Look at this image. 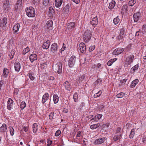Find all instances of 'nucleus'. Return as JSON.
Segmentation results:
<instances>
[{"label":"nucleus","mask_w":146,"mask_h":146,"mask_svg":"<svg viewBox=\"0 0 146 146\" xmlns=\"http://www.w3.org/2000/svg\"><path fill=\"white\" fill-rule=\"evenodd\" d=\"M53 69L54 71L58 74H61L62 72V63L59 62L54 65Z\"/></svg>","instance_id":"nucleus-1"},{"label":"nucleus","mask_w":146,"mask_h":146,"mask_svg":"<svg viewBox=\"0 0 146 146\" xmlns=\"http://www.w3.org/2000/svg\"><path fill=\"white\" fill-rule=\"evenodd\" d=\"M92 36V33L90 31H86L83 35L84 41L85 42H88L90 40Z\"/></svg>","instance_id":"nucleus-2"},{"label":"nucleus","mask_w":146,"mask_h":146,"mask_svg":"<svg viewBox=\"0 0 146 146\" xmlns=\"http://www.w3.org/2000/svg\"><path fill=\"white\" fill-rule=\"evenodd\" d=\"M26 12L27 15L29 17H33L35 16L34 9L30 7L26 8Z\"/></svg>","instance_id":"nucleus-3"},{"label":"nucleus","mask_w":146,"mask_h":146,"mask_svg":"<svg viewBox=\"0 0 146 146\" xmlns=\"http://www.w3.org/2000/svg\"><path fill=\"white\" fill-rule=\"evenodd\" d=\"M7 109L9 110H11L15 108V104L11 98H9L7 102Z\"/></svg>","instance_id":"nucleus-4"},{"label":"nucleus","mask_w":146,"mask_h":146,"mask_svg":"<svg viewBox=\"0 0 146 146\" xmlns=\"http://www.w3.org/2000/svg\"><path fill=\"white\" fill-rule=\"evenodd\" d=\"M58 47L56 43L52 44L50 47L51 53L54 55H56L57 53Z\"/></svg>","instance_id":"nucleus-5"},{"label":"nucleus","mask_w":146,"mask_h":146,"mask_svg":"<svg viewBox=\"0 0 146 146\" xmlns=\"http://www.w3.org/2000/svg\"><path fill=\"white\" fill-rule=\"evenodd\" d=\"M76 58L75 56L72 55L69 58L68 61V65L69 67L72 68L74 66Z\"/></svg>","instance_id":"nucleus-6"},{"label":"nucleus","mask_w":146,"mask_h":146,"mask_svg":"<svg viewBox=\"0 0 146 146\" xmlns=\"http://www.w3.org/2000/svg\"><path fill=\"white\" fill-rule=\"evenodd\" d=\"M3 7L4 10L6 12H8L11 9L10 3L9 0H5L3 2Z\"/></svg>","instance_id":"nucleus-7"},{"label":"nucleus","mask_w":146,"mask_h":146,"mask_svg":"<svg viewBox=\"0 0 146 146\" xmlns=\"http://www.w3.org/2000/svg\"><path fill=\"white\" fill-rule=\"evenodd\" d=\"M134 56L131 54L127 56L125 60V62L128 65H130L133 62L134 59Z\"/></svg>","instance_id":"nucleus-8"},{"label":"nucleus","mask_w":146,"mask_h":146,"mask_svg":"<svg viewBox=\"0 0 146 146\" xmlns=\"http://www.w3.org/2000/svg\"><path fill=\"white\" fill-rule=\"evenodd\" d=\"M124 50V49L119 48L115 49L113 52V54L114 55H118L121 54Z\"/></svg>","instance_id":"nucleus-9"},{"label":"nucleus","mask_w":146,"mask_h":146,"mask_svg":"<svg viewBox=\"0 0 146 146\" xmlns=\"http://www.w3.org/2000/svg\"><path fill=\"white\" fill-rule=\"evenodd\" d=\"M124 29L123 28L121 29L120 30V33L117 36V39L118 40H122V39L124 38Z\"/></svg>","instance_id":"nucleus-10"},{"label":"nucleus","mask_w":146,"mask_h":146,"mask_svg":"<svg viewBox=\"0 0 146 146\" xmlns=\"http://www.w3.org/2000/svg\"><path fill=\"white\" fill-rule=\"evenodd\" d=\"M140 14L139 13L137 12L134 14L133 15V19L134 21L135 22H137L141 18Z\"/></svg>","instance_id":"nucleus-11"},{"label":"nucleus","mask_w":146,"mask_h":146,"mask_svg":"<svg viewBox=\"0 0 146 146\" xmlns=\"http://www.w3.org/2000/svg\"><path fill=\"white\" fill-rule=\"evenodd\" d=\"M79 49L81 52L83 53L86 51V45L84 42H81L79 44Z\"/></svg>","instance_id":"nucleus-12"},{"label":"nucleus","mask_w":146,"mask_h":146,"mask_svg":"<svg viewBox=\"0 0 146 146\" xmlns=\"http://www.w3.org/2000/svg\"><path fill=\"white\" fill-rule=\"evenodd\" d=\"M49 94L48 93H45L42 96V103L44 104L49 99Z\"/></svg>","instance_id":"nucleus-13"},{"label":"nucleus","mask_w":146,"mask_h":146,"mask_svg":"<svg viewBox=\"0 0 146 146\" xmlns=\"http://www.w3.org/2000/svg\"><path fill=\"white\" fill-rule=\"evenodd\" d=\"M98 18L97 17H95L92 19V21H90V24L93 26L95 27L98 24Z\"/></svg>","instance_id":"nucleus-14"},{"label":"nucleus","mask_w":146,"mask_h":146,"mask_svg":"<svg viewBox=\"0 0 146 146\" xmlns=\"http://www.w3.org/2000/svg\"><path fill=\"white\" fill-rule=\"evenodd\" d=\"M75 23L74 22H71L68 23L67 26V29L69 30H72L75 27Z\"/></svg>","instance_id":"nucleus-15"},{"label":"nucleus","mask_w":146,"mask_h":146,"mask_svg":"<svg viewBox=\"0 0 146 146\" xmlns=\"http://www.w3.org/2000/svg\"><path fill=\"white\" fill-rule=\"evenodd\" d=\"M102 116V115L101 114H98L95 115L94 117L92 118L91 121L93 120L92 121L97 122Z\"/></svg>","instance_id":"nucleus-16"},{"label":"nucleus","mask_w":146,"mask_h":146,"mask_svg":"<svg viewBox=\"0 0 146 146\" xmlns=\"http://www.w3.org/2000/svg\"><path fill=\"white\" fill-rule=\"evenodd\" d=\"M29 59L31 62L37 59V58L36 55L35 54H32L29 56Z\"/></svg>","instance_id":"nucleus-17"},{"label":"nucleus","mask_w":146,"mask_h":146,"mask_svg":"<svg viewBox=\"0 0 146 146\" xmlns=\"http://www.w3.org/2000/svg\"><path fill=\"white\" fill-rule=\"evenodd\" d=\"M139 82V80L138 79H136L133 81L130 85V87L131 88H134L137 85Z\"/></svg>","instance_id":"nucleus-18"},{"label":"nucleus","mask_w":146,"mask_h":146,"mask_svg":"<svg viewBox=\"0 0 146 146\" xmlns=\"http://www.w3.org/2000/svg\"><path fill=\"white\" fill-rule=\"evenodd\" d=\"M9 71L8 69L6 68H4L2 75V76L5 78H7L9 74Z\"/></svg>","instance_id":"nucleus-19"},{"label":"nucleus","mask_w":146,"mask_h":146,"mask_svg":"<svg viewBox=\"0 0 146 146\" xmlns=\"http://www.w3.org/2000/svg\"><path fill=\"white\" fill-rule=\"evenodd\" d=\"M20 26L19 23H17L14 26L13 28V32L14 33H16L18 31Z\"/></svg>","instance_id":"nucleus-20"},{"label":"nucleus","mask_w":146,"mask_h":146,"mask_svg":"<svg viewBox=\"0 0 146 146\" xmlns=\"http://www.w3.org/2000/svg\"><path fill=\"white\" fill-rule=\"evenodd\" d=\"M50 46V41L47 40L46 41L44 42L43 44L42 47L43 48L46 49H48Z\"/></svg>","instance_id":"nucleus-21"},{"label":"nucleus","mask_w":146,"mask_h":146,"mask_svg":"<svg viewBox=\"0 0 146 146\" xmlns=\"http://www.w3.org/2000/svg\"><path fill=\"white\" fill-rule=\"evenodd\" d=\"M105 141L104 138H101L97 139L95 140L94 143L95 144H98L102 143Z\"/></svg>","instance_id":"nucleus-22"},{"label":"nucleus","mask_w":146,"mask_h":146,"mask_svg":"<svg viewBox=\"0 0 146 146\" xmlns=\"http://www.w3.org/2000/svg\"><path fill=\"white\" fill-rule=\"evenodd\" d=\"M63 85L64 86L65 89L68 90L70 91L71 89L70 85L68 81H66L63 84Z\"/></svg>","instance_id":"nucleus-23"},{"label":"nucleus","mask_w":146,"mask_h":146,"mask_svg":"<svg viewBox=\"0 0 146 146\" xmlns=\"http://www.w3.org/2000/svg\"><path fill=\"white\" fill-rule=\"evenodd\" d=\"M115 2L114 0H111V1L109 3L108 8L110 9H112L114 8L115 6Z\"/></svg>","instance_id":"nucleus-24"},{"label":"nucleus","mask_w":146,"mask_h":146,"mask_svg":"<svg viewBox=\"0 0 146 146\" xmlns=\"http://www.w3.org/2000/svg\"><path fill=\"white\" fill-rule=\"evenodd\" d=\"M63 0H55V5L56 7L58 8L61 5Z\"/></svg>","instance_id":"nucleus-25"},{"label":"nucleus","mask_w":146,"mask_h":146,"mask_svg":"<svg viewBox=\"0 0 146 146\" xmlns=\"http://www.w3.org/2000/svg\"><path fill=\"white\" fill-rule=\"evenodd\" d=\"M7 19L6 17H4L2 20L1 23L0 24L1 27L5 28V26L7 23Z\"/></svg>","instance_id":"nucleus-26"},{"label":"nucleus","mask_w":146,"mask_h":146,"mask_svg":"<svg viewBox=\"0 0 146 146\" xmlns=\"http://www.w3.org/2000/svg\"><path fill=\"white\" fill-rule=\"evenodd\" d=\"M70 5L69 4H67L65 7L63 8V11L66 13H68L69 12Z\"/></svg>","instance_id":"nucleus-27"},{"label":"nucleus","mask_w":146,"mask_h":146,"mask_svg":"<svg viewBox=\"0 0 146 146\" xmlns=\"http://www.w3.org/2000/svg\"><path fill=\"white\" fill-rule=\"evenodd\" d=\"M15 69L16 71L18 72L21 68L20 64L19 62L15 63L14 64Z\"/></svg>","instance_id":"nucleus-28"},{"label":"nucleus","mask_w":146,"mask_h":146,"mask_svg":"<svg viewBox=\"0 0 146 146\" xmlns=\"http://www.w3.org/2000/svg\"><path fill=\"white\" fill-rule=\"evenodd\" d=\"M7 130V127L6 125L3 123L0 128V131L2 132H4Z\"/></svg>","instance_id":"nucleus-29"},{"label":"nucleus","mask_w":146,"mask_h":146,"mask_svg":"<svg viewBox=\"0 0 146 146\" xmlns=\"http://www.w3.org/2000/svg\"><path fill=\"white\" fill-rule=\"evenodd\" d=\"M53 100L54 103L57 104L59 101V98L57 94H54L53 96Z\"/></svg>","instance_id":"nucleus-30"},{"label":"nucleus","mask_w":146,"mask_h":146,"mask_svg":"<svg viewBox=\"0 0 146 146\" xmlns=\"http://www.w3.org/2000/svg\"><path fill=\"white\" fill-rule=\"evenodd\" d=\"M33 131L34 133H35L38 130V125L36 123H34L33 125Z\"/></svg>","instance_id":"nucleus-31"},{"label":"nucleus","mask_w":146,"mask_h":146,"mask_svg":"<svg viewBox=\"0 0 146 146\" xmlns=\"http://www.w3.org/2000/svg\"><path fill=\"white\" fill-rule=\"evenodd\" d=\"M117 60L116 58L111 59L107 62V64L109 66H111L113 63Z\"/></svg>","instance_id":"nucleus-32"},{"label":"nucleus","mask_w":146,"mask_h":146,"mask_svg":"<svg viewBox=\"0 0 146 146\" xmlns=\"http://www.w3.org/2000/svg\"><path fill=\"white\" fill-rule=\"evenodd\" d=\"M100 125L99 123L91 125L90 126V128L92 129H94L97 128Z\"/></svg>","instance_id":"nucleus-33"},{"label":"nucleus","mask_w":146,"mask_h":146,"mask_svg":"<svg viewBox=\"0 0 146 146\" xmlns=\"http://www.w3.org/2000/svg\"><path fill=\"white\" fill-rule=\"evenodd\" d=\"M119 16H117L116 17L114 18L113 20V23L115 25L117 24L119 21Z\"/></svg>","instance_id":"nucleus-34"},{"label":"nucleus","mask_w":146,"mask_h":146,"mask_svg":"<svg viewBox=\"0 0 146 146\" xmlns=\"http://www.w3.org/2000/svg\"><path fill=\"white\" fill-rule=\"evenodd\" d=\"M15 51V50L13 49L11 51L9 56L10 59H12L13 58V56L14 55Z\"/></svg>","instance_id":"nucleus-35"},{"label":"nucleus","mask_w":146,"mask_h":146,"mask_svg":"<svg viewBox=\"0 0 146 146\" xmlns=\"http://www.w3.org/2000/svg\"><path fill=\"white\" fill-rule=\"evenodd\" d=\"M53 22L51 20H49L46 23L47 27H51L52 26Z\"/></svg>","instance_id":"nucleus-36"},{"label":"nucleus","mask_w":146,"mask_h":146,"mask_svg":"<svg viewBox=\"0 0 146 146\" xmlns=\"http://www.w3.org/2000/svg\"><path fill=\"white\" fill-rule=\"evenodd\" d=\"M21 0H17L16 4V7H17V9L21 7Z\"/></svg>","instance_id":"nucleus-37"},{"label":"nucleus","mask_w":146,"mask_h":146,"mask_svg":"<svg viewBox=\"0 0 146 146\" xmlns=\"http://www.w3.org/2000/svg\"><path fill=\"white\" fill-rule=\"evenodd\" d=\"M9 131L11 135L13 136L14 134V130L13 128L11 126H9Z\"/></svg>","instance_id":"nucleus-38"},{"label":"nucleus","mask_w":146,"mask_h":146,"mask_svg":"<svg viewBox=\"0 0 146 146\" xmlns=\"http://www.w3.org/2000/svg\"><path fill=\"white\" fill-rule=\"evenodd\" d=\"M121 130V128H117L116 130V134H117L116 136H117V137H118L119 136L120 137L122 135H121V134L120 133H119Z\"/></svg>","instance_id":"nucleus-39"},{"label":"nucleus","mask_w":146,"mask_h":146,"mask_svg":"<svg viewBox=\"0 0 146 146\" xmlns=\"http://www.w3.org/2000/svg\"><path fill=\"white\" fill-rule=\"evenodd\" d=\"M102 91L101 90H100L97 93L94 94V97L95 98H97L100 96L102 93Z\"/></svg>","instance_id":"nucleus-40"},{"label":"nucleus","mask_w":146,"mask_h":146,"mask_svg":"<svg viewBox=\"0 0 146 146\" xmlns=\"http://www.w3.org/2000/svg\"><path fill=\"white\" fill-rule=\"evenodd\" d=\"M30 49L28 47L24 49L23 52V55L27 53L30 51Z\"/></svg>","instance_id":"nucleus-41"},{"label":"nucleus","mask_w":146,"mask_h":146,"mask_svg":"<svg viewBox=\"0 0 146 146\" xmlns=\"http://www.w3.org/2000/svg\"><path fill=\"white\" fill-rule=\"evenodd\" d=\"M73 99L74 100L75 102H77L78 99V96L77 94L76 93L74 94L73 95Z\"/></svg>","instance_id":"nucleus-42"},{"label":"nucleus","mask_w":146,"mask_h":146,"mask_svg":"<svg viewBox=\"0 0 146 146\" xmlns=\"http://www.w3.org/2000/svg\"><path fill=\"white\" fill-rule=\"evenodd\" d=\"M26 106V104L25 102H22L21 104L20 107L22 110Z\"/></svg>","instance_id":"nucleus-43"},{"label":"nucleus","mask_w":146,"mask_h":146,"mask_svg":"<svg viewBox=\"0 0 146 146\" xmlns=\"http://www.w3.org/2000/svg\"><path fill=\"white\" fill-rule=\"evenodd\" d=\"M135 0H131L129 1V6H132L135 3Z\"/></svg>","instance_id":"nucleus-44"},{"label":"nucleus","mask_w":146,"mask_h":146,"mask_svg":"<svg viewBox=\"0 0 146 146\" xmlns=\"http://www.w3.org/2000/svg\"><path fill=\"white\" fill-rule=\"evenodd\" d=\"M127 9V6L126 5H123L121 8V10L124 12H126Z\"/></svg>","instance_id":"nucleus-45"},{"label":"nucleus","mask_w":146,"mask_h":146,"mask_svg":"<svg viewBox=\"0 0 146 146\" xmlns=\"http://www.w3.org/2000/svg\"><path fill=\"white\" fill-rule=\"evenodd\" d=\"M4 82L2 80L0 81V91H1L4 90L3 85L4 84Z\"/></svg>","instance_id":"nucleus-46"},{"label":"nucleus","mask_w":146,"mask_h":146,"mask_svg":"<svg viewBox=\"0 0 146 146\" xmlns=\"http://www.w3.org/2000/svg\"><path fill=\"white\" fill-rule=\"evenodd\" d=\"M124 95V93L121 92L117 94L116 96L117 98H122L123 96Z\"/></svg>","instance_id":"nucleus-47"},{"label":"nucleus","mask_w":146,"mask_h":146,"mask_svg":"<svg viewBox=\"0 0 146 146\" xmlns=\"http://www.w3.org/2000/svg\"><path fill=\"white\" fill-rule=\"evenodd\" d=\"M85 76L84 75H83L82 76H81L79 78V82H82L83 80L84 79Z\"/></svg>","instance_id":"nucleus-48"},{"label":"nucleus","mask_w":146,"mask_h":146,"mask_svg":"<svg viewBox=\"0 0 146 146\" xmlns=\"http://www.w3.org/2000/svg\"><path fill=\"white\" fill-rule=\"evenodd\" d=\"M49 3V0H43V4L45 6H47Z\"/></svg>","instance_id":"nucleus-49"},{"label":"nucleus","mask_w":146,"mask_h":146,"mask_svg":"<svg viewBox=\"0 0 146 146\" xmlns=\"http://www.w3.org/2000/svg\"><path fill=\"white\" fill-rule=\"evenodd\" d=\"M127 80V79L125 78L123 80H121L120 81V82L121 84V85H124L125 84Z\"/></svg>","instance_id":"nucleus-50"},{"label":"nucleus","mask_w":146,"mask_h":146,"mask_svg":"<svg viewBox=\"0 0 146 146\" xmlns=\"http://www.w3.org/2000/svg\"><path fill=\"white\" fill-rule=\"evenodd\" d=\"M54 115V113L53 112H51L49 115V118L50 119L52 120L53 119V116Z\"/></svg>","instance_id":"nucleus-51"},{"label":"nucleus","mask_w":146,"mask_h":146,"mask_svg":"<svg viewBox=\"0 0 146 146\" xmlns=\"http://www.w3.org/2000/svg\"><path fill=\"white\" fill-rule=\"evenodd\" d=\"M135 130L134 129H132L131 130V133L129 135V136L130 137H133L135 135Z\"/></svg>","instance_id":"nucleus-52"},{"label":"nucleus","mask_w":146,"mask_h":146,"mask_svg":"<svg viewBox=\"0 0 146 146\" xmlns=\"http://www.w3.org/2000/svg\"><path fill=\"white\" fill-rule=\"evenodd\" d=\"M138 68V65L137 64L131 68V70H133L134 72H135L136 70H137Z\"/></svg>","instance_id":"nucleus-53"},{"label":"nucleus","mask_w":146,"mask_h":146,"mask_svg":"<svg viewBox=\"0 0 146 146\" xmlns=\"http://www.w3.org/2000/svg\"><path fill=\"white\" fill-rule=\"evenodd\" d=\"M66 48L65 45L63 43V46L61 49L60 50L59 52H62V51H64Z\"/></svg>","instance_id":"nucleus-54"},{"label":"nucleus","mask_w":146,"mask_h":146,"mask_svg":"<svg viewBox=\"0 0 146 146\" xmlns=\"http://www.w3.org/2000/svg\"><path fill=\"white\" fill-rule=\"evenodd\" d=\"M95 48V46L94 45V46H90L89 49V50L90 52H92L93 51Z\"/></svg>","instance_id":"nucleus-55"},{"label":"nucleus","mask_w":146,"mask_h":146,"mask_svg":"<svg viewBox=\"0 0 146 146\" xmlns=\"http://www.w3.org/2000/svg\"><path fill=\"white\" fill-rule=\"evenodd\" d=\"M142 32L143 33L146 32V25H144L142 27Z\"/></svg>","instance_id":"nucleus-56"},{"label":"nucleus","mask_w":146,"mask_h":146,"mask_svg":"<svg viewBox=\"0 0 146 146\" xmlns=\"http://www.w3.org/2000/svg\"><path fill=\"white\" fill-rule=\"evenodd\" d=\"M29 78L31 80H33L35 79V77L34 76L33 74H32V73H30L29 74Z\"/></svg>","instance_id":"nucleus-57"},{"label":"nucleus","mask_w":146,"mask_h":146,"mask_svg":"<svg viewBox=\"0 0 146 146\" xmlns=\"http://www.w3.org/2000/svg\"><path fill=\"white\" fill-rule=\"evenodd\" d=\"M61 133V131L59 129L55 133V136H59L60 134Z\"/></svg>","instance_id":"nucleus-58"},{"label":"nucleus","mask_w":146,"mask_h":146,"mask_svg":"<svg viewBox=\"0 0 146 146\" xmlns=\"http://www.w3.org/2000/svg\"><path fill=\"white\" fill-rule=\"evenodd\" d=\"M47 141V145L48 146H49L52 144V141L50 140L49 139H48Z\"/></svg>","instance_id":"nucleus-59"},{"label":"nucleus","mask_w":146,"mask_h":146,"mask_svg":"<svg viewBox=\"0 0 146 146\" xmlns=\"http://www.w3.org/2000/svg\"><path fill=\"white\" fill-rule=\"evenodd\" d=\"M109 123H106L105 124H103L102 125V127L103 128H104V127H106L107 128H108L109 127Z\"/></svg>","instance_id":"nucleus-60"},{"label":"nucleus","mask_w":146,"mask_h":146,"mask_svg":"<svg viewBox=\"0 0 146 146\" xmlns=\"http://www.w3.org/2000/svg\"><path fill=\"white\" fill-rule=\"evenodd\" d=\"M72 1L76 4L79 3L80 0H72Z\"/></svg>","instance_id":"nucleus-61"},{"label":"nucleus","mask_w":146,"mask_h":146,"mask_svg":"<svg viewBox=\"0 0 146 146\" xmlns=\"http://www.w3.org/2000/svg\"><path fill=\"white\" fill-rule=\"evenodd\" d=\"M54 78L53 76H50L48 78V80H54Z\"/></svg>","instance_id":"nucleus-62"},{"label":"nucleus","mask_w":146,"mask_h":146,"mask_svg":"<svg viewBox=\"0 0 146 146\" xmlns=\"http://www.w3.org/2000/svg\"><path fill=\"white\" fill-rule=\"evenodd\" d=\"M23 129L25 132H26L27 131H28V127H24L23 128Z\"/></svg>","instance_id":"nucleus-63"},{"label":"nucleus","mask_w":146,"mask_h":146,"mask_svg":"<svg viewBox=\"0 0 146 146\" xmlns=\"http://www.w3.org/2000/svg\"><path fill=\"white\" fill-rule=\"evenodd\" d=\"M142 142L143 143H145L146 141V139L144 137H142L141 139Z\"/></svg>","instance_id":"nucleus-64"}]
</instances>
